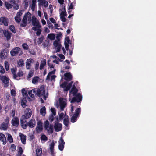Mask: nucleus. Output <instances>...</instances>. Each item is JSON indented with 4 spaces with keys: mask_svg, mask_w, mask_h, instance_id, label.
I'll list each match as a JSON object with an SVG mask.
<instances>
[{
    "mask_svg": "<svg viewBox=\"0 0 156 156\" xmlns=\"http://www.w3.org/2000/svg\"><path fill=\"white\" fill-rule=\"evenodd\" d=\"M49 125V123L48 120H46L44 123V127L49 133L52 134L53 132V125L50 124Z\"/></svg>",
    "mask_w": 156,
    "mask_h": 156,
    "instance_id": "1",
    "label": "nucleus"
},
{
    "mask_svg": "<svg viewBox=\"0 0 156 156\" xmlns=\"http://www.w3.org/2000/svg\"><path fill=\"white\" fill-rule=\"evenodd\" d=\"M19 52V56L23 54V51H21V48L19 47H16L11 51L10 54L12 56H14L18 55Z\"/></svg>",
    "mask_w": 156,
    "mask_h": 156,
    "instance_id": "2",
    "label": "nucleus"
},
{
    "mask_svg": "<svg viewBox=\"0 0 156 156\" xmlns=\"http://www.w3.org/2000/svg\"><path fill=\"white\" fill-rule=\"evenodd\" d=\"M74 96L72 98L70 101L71 103L81 102L82 99V96L81 94L78 93L76 95Z\"/></svg>",
    "mask_w": 156,
    "mask_h": 156,
    "instance_id": "3",
    "label": "nucleus"
},
{
    "mask_svg": "<svg viewBox=\"0 0 156 156\" xmlns=\"http://www.w3.org/2000/svg\"><path fill=\"white\" fill-rule=\"evenodd\" d=\"M31 14L29 12L25 14L24 16L23 19L22 20V23L20 24V26L22 27H25L27 25V17L31 18Z\"/></svg>",
    "mask_w": 156,
    "mask_h": 156,
    "instance_id": "4",
    "label": "nucleus"
},
{
    "mask_svg": "<svg viewBox=\"0 0 156 156\" xmlns=\"http://www.w3.org/2000/svg\"><path fill=\"white\" fill-rule=\"evenodd\" d=\"M73 83V81H72L67 84V82H64L60 85V87L64 88V91L66 92L69 90L72 86Z\"/></svg>",
    "mask_w": 156,
    "mask_h": 156,
    "instance_id": "5",
    "label": "nucleus"
},
{
    "mask_svg": "<svg viewBox=\"0 0 156 156\" xmlns=\"http://www.w3.org/2000/svg\"><path fill=\"white\" fill-rule=\"evenodd\" d=\"M45 92V88L43 86H41L40 87V89H38L37 90V91L36 92L37 95L39 97L41 96L44 95V99H45L46 97L44 96Z\"/></svg>",
    "mask_w": 156,
    "mask_h": 156,
    "instance_id": "6",
    "label": "nucleus"
},
{
    "mask_svg": "<svg viewBox=\"0 0 156 156\" xmlns=\"http://www.w3.org/2000/svg\"><path fill=\"white\" fill-rule=\"evenodd\" d=\"M9 51L7 49L2 50L0 53V58L2 59H5L7 57Z\"/></svg>",
    "mask_w": 156,
    "mask_h": 156,
    "instance_id": "7",
    "label": "nucleus"
},
{
    "mask_svg": "<svg viewBox=\"0 0 156 156\" xmlns=\"http://www.w3.org/2000/svg\"><path fill=\"white\" fill-rule=\"evenodd\" d=\"M43 129V123L41 121L39 120L37 123V126L35 129L36 132L37 133H39L42 131Z\"/></svg>",
    "mask_w": 156,
    "mask_h": 156,
    "instance_id": "8",
    "label": "nucleus"
},
{
    "mask_svg": "<svg viewBox=\"0 0 156 156\" xmlns=\"http://www.w3.org/2000/svg\"><path fill=\"white\" fill-rule=\"evenodd\" d=\"M8 24L9 21L6 17H2L0 18V25L7 26H8Z\"/></svg>",
    "mask_w": 156,
    "mask_h": 156,
    "instance_id": "9",
    "label": "nucleus"
},
{
    "mask_svg": "<svg viewBox=\"0 0 156 156\" xmlns=\"http://www.w3.org/2000/svg\"><path fill=\"white\" fill-rule=\"evenodd\" d=\"M32 114V111L30 109H29L28 110V112H27L24 115H22L21 117V119H23L24 120H26L30 118Z\"/></svg>",
    "mask_w": 156,
    "mask_h": 156,
    "instance_id": "10",
    "label": "nucleus"
},
{
    "mask_svg": "<svg viewBox=\"0 0 156 156\" xmlns=\"http://www.w3.org/2000/svg\"><path fill=\"white\" fill-rule=\"evenodd\" d=\"M0 78L2 82L5 84V87H8L9 83V78L5 76H1Z\"/></svg>",
    "mask_w": 156,
    "mask_h": 156,
    "instance_id": "11",
    "label": "nucleus"
},
{
    "mask_svg": "<svg viewBox=\"0 0 156 156\" xmlns=\"http://www.w3.org/2000/svg\"><path fill=\"white\" fill-rule=\"evenodd\" d=\"M12 125L15 126L17 127L19 124V119L17 117H14L11 120Z\"/></svg>",
    "mask_w": 156,
    "mask_h": 156,
    "instance_id": "12",
    "label": "nucleus"
},
{
    "mask_svg": "<svg viewBox=\"0 0 156 156\" xmlns=\"http://www.w3.org/2000/svg\"><path fill=\"white\" fill-rule=\"evenodd\" d=\"M64 79L67 81H70L72 79V75L70 72H67L64 74Z\"/></svg>",
    "mask_w": 156,
    "mask_h": 156,
    "instance_id": "13",
    "label": "nucleus"
},
{
    "mask_svg": "<svg viewBox=\"0 0 156 156\" xmlns=\"http://www.w3.org/2000/svg\"><path fill=\"white\" fill-rule=\"evenodd\" d=\"M54 128L56 132H58L62 130V125L61 123L57 122L55 124Z\"/></svg>",
    "mask_w": 156,
    "mask_h": 156,
    "instance_id": "14",
    "label": "nucleus"
},
{
    "mask_svg": "<svg viewBox=\"0 0 156 156\" xmlns=\"http://www.w3.org/2000/svg\"><path fill=\"white\" fill-rule=\"evenodd\" d=\"M28 123V126L31 128L34 127L36 125V121L34 119H32L30 120Z\"/></svg>",
    "mask_w": 156,
    "mask_h": 156,
    "instance_id": "15",
    "label": "nucleus"
},
{
    "mask_svg": "<svg viewBox=\"0 0 156 156\" xmlns=\"http://www.w3.org/2000/svg\"><path fill=\"white\" fill-rule=\"evenodd\" d=\"M20 122L21 127L24 129H26L28 126V123L26 120L21 119Z\"/></svg>",
    "mask_w": 156,
    "mask_h": 156,
    "instance_id": "16",
    "label": "nucleus"
},
{
    "mask_svg": "<svg viewBox=\"0 0 156 156\" xmlns=\"http://www.w3.org/2000/svg\"><path fill=\"white\" fill-rule=\"evenodd\" d=\"M33 59L32 58H28L26 62V66L27 69H30L31 64L32 63Z\"/></svg>",
    "mask_w": 156,
    "mask_h": 156,
    "instance_id": "17",
    "label": "nucleus"
},
{
    "mask_svg": "<svg viewBox=\"0 0 156 156\" xmlns=\"http://www.w3.org/2000/svg\"><path fill=\"white\" fill-rule=\"evenodd\" d=\"M59 105L60 108V110L61 111H63L64 110L65 108V105H66V102L63 101V100H61V99L59 100Z\"/></svg>",
    "mask_w": 156,
    "mask_h": 156,
    "instance_id": "18",
    "label": "nucleus"
},
{
    "mask_svg": "<svg viewBox=\"0 0 156 156\" xmlns=\"http://www.w3.org/2000/svg\"><path fill=\"white\" fill-rule=\"evenodd\" d=\"M19 135L20 137L22 143L23 144H25L26 140V136L21 133H20Z\"/></svg>",
    "mask_w": 156,
    "mask_h": 156,
    "instance_id": "19",
    "label": "nucleus"
},
{
    "mask_svg": "<svg viewBox=\"0 0 156 156\" xmlns=\"http://www.w3.org/2000/svg\"><path fill=\"white\" fill-rule=\"evenodd\" d=\"M0 140L3 142L4 145H5L6 143V137L5 135L3 133H0Z\"/></svg>",
    "mask_w": 156,
    "mask_h": 156,
    "instance_id": "20",
    "label": "nucleus"
},
{
    "mask_svg": "<svg viewBox=\"0 0 156 156\" xmlns=\"http://www.w3.org/2000/svg\"><path fill=\"white\" fill-rule=\"evenodd\" d=\"M32 24L33 26L40 25V23L37 19L34 16H33L32 19Z\"/></svg>",
    "mask_w": 156,
    "mask_h": 156,
    "instance_id": "21",
    "label": "nucleus"
},
{
    "mask_svg": "<svg viewBox=\"0 0 156 156\" xmlns=\"http://www.w3.org/2000/svg\"><path fill=\"white\" fill-rule=\"evenodd\" d=\"M4 36L6 37L7 40H9L11 39V35L12 34L8 31L5 30L3 34Z\"/></svg>",
    "mask_w": 156,
    "mask_h": 156,
    "instance_id": "22",
    "label": "nucleus"
},
{
    "mask_svg": "<svg viewBox=\"0 0 156 156\" xmlns=\"http://www.w3.org/2000/svg\"><path fill=\"white\" fill-rule=\"evenodd\" d=\"M55 146V143L54 141L51 143L50 145V149L51 155L52 156L54 155V147Z\"/></svg>",
    "mask_w": 156,
    "mask_h": 156,
    "instance_id": "23",
    "label": "nucleus"
},
{
    "mask_svg": "<svg viewBox=\"0 0 156 156\" xmlns=\"http://www.w3.org/2000/svg\"><path fill=\"white\" fill-rule=\"evenodd\" d=\"M8 128V125L4 123H2L0 126V129L4 131L6 130Z\"/></svg>",
    "mask_w": 156,
    "mask_h": 156,
    "instance_id": "24",
    "label": "nucleus"
},
{
    "mask_svg": "<svg viewBox=\"0 0 156 156\" xmlns=\"http://www.w3.org/2000/svg\"><path fill=\"white\" fill-rule=\"evenodd\" d=\"M17 71L16 68H13L11 69V71L13 75V78L15 79H16V78L18 77L17 75H16V72Z\"/></svg>",
    "mask_w": 156,
    "mask_h": 156,
    "instance_id": "25",
    "label": "nucleus"
},
{
    "mask_svg": "<svg viewBox=\"0 0 156 156\" xmlns=\"http://www.w3.org/2000/svg\"><path fill=\"white\" fill-rule=\"evenodd\" d=\"M46 60L45 59L44 60H42L41 63L40 65V70H42L43 69L44 66L46 65Z\"/></svg>",
    "mask_w": 156,
    "mask_h": 156,
    "instance_id": "26",
    "label": "nucleus"
},
{
    "mask_svg": "<svg viewBox=\"0 0 156 156\" xmlns=\"http://www.w3.org/2000/svg\"><path fill=\"white\" fill-rule=\"evenodd\" d=\"M69 117L67 116L63 119V124L66 127H68L69 126Z\"/></svg>",
    "mask_w": 156,
    "mask_h": 156,
    "instance_id": "27",
    "label": "nucleus"
},
{
    "mask_svg": "<svg viewBox=\"0 0 156 156\" xmlns=\"http://www.w3.org/2000/svg\"><path fill=\"white\" fill-rule=\"evenodd\" d=\"M42 148H37L36 150V156H40L42 154Z\"/></svg>",
    "mask_w": 156,
    "mask_h": 156,
    "instance_id": "28",
    "label": "nucleus"
},
{
    "mask_svg": "<svg viewBox=\"0 0 156 156\" xmlns=\"http://www.w3.org/2000/svg\"><path fill=\"white\" fill-rule=\"evenodd\" d=\"M40 114L43 116H44L46 114V108L45 106L42 107L40 109Z\"/></svg>",
    "mask_w": 156,
    "mask_h": 156,
    "instance_id": "29",
    "label": "nucleus"
},
{
    "mask_svg": "<svg viewBox=\"0 0 156 156\" xmlns=\"http://www.w3.org/2000/svg\"><path fill=\"white\" fill-rule=\"evenodd\" d=\"M5 4L6 9H9L12 8L13 7V5L12 4H11L7 2H5Z\"/></svg>",
    "mask_w": 156,
    "mask_h": 156,
    "instance_id": "30",
    "label": "nucleus"
},
{
    "mask_svg": "<svg viewBox=\"0 0 156 156\" xmlns=\"http://www.w3.org/2000/svg\"><path fill=\"white\" fill-rule=\"evenodd\" d=\"M27 103V101L26 98H23L21 101V105L23 108H25L27 106L26 104Z\"/></svg>",
    "mask_w": 156,
    "mask_h": 156,
    "instance_id": "31",
    "label": "nucleus"
},
{
    "mask_svg": "<svg viewBox=\"0 0 156 156\" xmlns=\"http://www.w3.org/2000/svg\"><path fill=\"white\" fill-rule=\"evenodd\" d=\"M56 71V69H54L53 71L50 72L48 74L47 77H46V80H49L50 79V77L51 76V75L52 74H54L55 73V72Z\"/></svg>",
    "mask_w": 156,
    "mask_h": 156,
    "instance_id": "32",
    "label": "nucleus"
},
{
    "mask_svg": "<svg viewBox=\"0 0 156 156\" xmlns=\"http://www.w3.org/2000/svg\"><path fill=\"white\" fill-rule=\"evenodd\" d=\"M48 37L51 40H54L55 38V35L53 33L48 34Z\"/></svg>",
    "mask_w": 156,
    "mask_h": 156,
    "instance_id": "33",
    "label": "nucleus"
},
{
    "mask_svg": "<svg viewBox=\"0 0 156 156\" xmlns=\"http://www.w3.org/2000/svg\"><path fill=\"white\" fill-rule=\"evenodd\" d=\"M78 116L73 115L71 119V121L72 123L75 122L77 120V118Z\"/></svg>",
    "mask_w": 156,
    "mask_h": 156,
    "instance_id": "34",
    "label": "nucleus"
},
{
    "mask_svg": "<svg viewBox=\"0 0 156 156\" xmlns=\"http://www.w3.org/2000/svg\"><path fill=\"white\" fill-rule=\"evenodd\" d=\"M39 79V77L38 76H35L33 77L32 79V83L34 84H35L37 82H38Z\"/></svg>",
    "mask_w": 156,
    "mask_h": 156,
    "instance_id": "35",
    "label": "nucleus"
},
{
    "mask_svg": "<svg viewBox=\"0 0 156 156\" xmlns=\"http://www.w3.org/2000/svg\"><path fill=\"white\" fill-rule=\"evenodd\" d=\"M80 112L81 108H78L75 110V112L74 115L78 117L80 113Z\"/></svg>",
    "mask_w": 156,
    "mask_h": 156,
    "instance_id": "36",
    "label": "nucleus"
},
{
    "mask_svg": "<svg viewBox=\"0 0 156 156\" xmlns=\"http://www.w3.org/2000/svg\"><path fill=\"white\" fill-rule=\"evenodd\" d=\"M78 91V90L77 88L75 89H71L70 92L72 93L73 94V95L74 96L76 95V94L77 93Z\"/></svg>",
    "mask_w": 156,
    "mask_h": 156,
    "instance_id": "37",
    "label": "nucleus"
},
{
    "mask_svg": "<svg viewBox=\"0 0 156 156\" xmlns=\"http://www.w3.org/2000/svg\"><path fill=\"white\" fill-rule=\"evenodd\" d=\"M22 93L24 97L26 98L28 97V95L27 94V91L24 89H23L22 90Z\"/></svg>",
    "mask_w": 156,
    "mask_h": 156,
    "instance_id": "38",
    "label": "nucleus"
},
{
    "mask_svg": "<svg viewBox=\"0 0 156 156\" xmlns=\"http://www.w3.org/2000/svg\"><path fill=\"white\" fill-rule=\"evenodd\" d=\"M44 39V36L43 35H42L41 37L38 38L37 41V44L39 45L41 44L42 42Z\"/></svg>",
    "mask_w": 156,
    "mask_h": 156,
    "instance_id": "39",
    "label": "nucleus"
},
{
    "mask_svg": "<svg viewBox=\"0 0 156 156\" xmlns=\"http://www.w3.org/2000/svg\"><path fill=\"white\" fill-rule=\"evenodd\" d=\"M7 140L10 143L13 142V138L11 135L10 134H8V137L7 138Z\"/></svg>",
    "mask_w": 156,
    "mask_h": 156,
    "instance_id": "40",
    "label": "nucleus"
},
{
    "mask_svg": "<svg viewBox=\"0 0 156 156\" xmlns=\"http://www.w3.org/2000/svg\"><path fill=\"white\" fill-rule=\"evenodd\" d=\"M18 154H17L19 156H21L23 152V149L22 147H19L18 148Z\"/></svg>",
    "mask_w": 156,
    "mask_h": 156,
    "instance_id": "41",
    "label": "nucleus"
},
{
    "mask_svg": "<svg viewBox=\"0 0 156 156\" xmlns=\"http://www.w3.org/2000/svg\"><path fill=\"white\" fill-rule=\"evenodd\" d=\"M9 29L10 30L14 33L16 32V30L15 29V27L13 25H11L9 26Z\"/></svg>",
    "mask_w": 156,
    "mask_h": 156,
    "instance_id": "42",
    "label": "nucleus"
},
{
    "mask_svg": "<svg viewBox=\"0 0 156 156\" xmlns=\"http://www.w3.org/2000/svg\"><path fill=\"white\" fill-rule=\"evenodd\" d=\"M23 48L24 50H27L29 49V46L27 43H24L22 45Z\"/></svg>",
    "mask_w": 156,
    "mask_h": 156,
    "instance_id": "43",
    "label": "nucleus"
},
{
    "mask_svg": "<svg viewBox=\"0 0 156 156\" xmlns=\"http://www.w3.org/2000/svg\"><path fill=\"white\" fill-rule=\"evenodd\" d=\"M34 26L35 27H32V29L35 31H36L38 29H40L41 27V26L40 25H37Z\"/></svg>",
    "mask_w": 156,
    "mask_h": 156,
    "instance_id": "44",
    "label": "nucleus"
},
{
    "mask_svg": "<svg viewBox=\"0 0 156 156\" xmlns=\"http://www.w3.org/2000/svg\"><path fill=\"white\" fill-rule=\"evenodd\" d=\"M18 65L20 67H22L24 66V63L23 62V60L21 59H20L18 63Z\"/></svg>",
    "mask_w": 156,
    "mask_h": 156,
    "instance_id": "45",
    "label": "nucleus"
},
{
    "mask_svg": "<svg viewBox=\"0 0 156 156\" xmlns=\"http://www.w3.org/2000/svg\"><path fill=\"white\" fill-rule=\"evenodd\" d=\"M75 2H73L72 3H70L68 9L70 10L71 9H74V5H75Z\"/></svg>",
    "mask_w": 156,
    "mask_h": 156,
    "instance_id": "46",
    "label": "nucleus"
},
{
    "mask_svg": "<svg viewBox=\"0 0 156 156\" xmlns=\"http://www.w3.org/2000/svg\"><path fill=\"white\" fill-rule=\"evenodd\" d=\"M67 15V12L66 11H63L60 13V17H65Z\"/></svg>",
    "mask_w": 156,
    "mask_h": 156,
    "instance_id": "47",
    "label": "nucleus"
},
{
    "mask_svg": "<svg viewBox=\"0 0 156 156\" xmlns=\"http://www.w3.org/2000/svg\"><path fill=\"white\" fill-rule=\"evenodd\" d=\"M64 144H59L58 146L59 149L61 151H63L64 148Z\"/></svg>",
    "mask_w": 156,
    "mask_h": 156,
    "instance_id": "48",
    "label": "nucleus"
},
{
    "mask_svg": "<svg viewBox=\"0 0 156 156\" xmlns=\"http://www.w3.org/2000/svg\"><path fill=\"white\" fill-rule=\"evenodd\" d=\"M59 41H58V40H55L53 44L55 47H57L58 46H60V44H59L58 42Z\"/></svg>",
    "mask_w": 156,
    "mask_h": 156,
    "instance_id": "49",
    "label": "nucleus"
},
{
    "mask_svg": "<svg viewBox=\"0 0 156 156\" xmlns=\"http://www.w3.org/2000/svg\"><path fill=\"white\" fill-rule=\"evenodd\" d=\"M4 63L6 70L8 71L9 69L8 62L6 61Z\"/></svg>",
    "mask_w": 156,
    "mask_h": 156,
    "instance_id": "50",
    "label": "nucleus"
},
{
    "mask_svg": "<svg viewBox=\"0 0 156 156\" xmlns=\"http://www.w3.org/2000/svg\"><path fill=\"white\" fill-rule=\"evenodd\" d=\"M51 61V60L49 59L47 61V64L48 66H49V67L50 68H54V66L52 64H50L49 63V62Z\"/></svg>",
    "mask_w": 156,
    "mask_h": 156,
    "instance_id": "51",
    "label": "nucleus"
},
{
    "mask_svg": "<svg viewBox=\"0 0 156 156\" xmlns=\"http://www.w3.org/2000/svg\"><path fill=\"white\" fill-rule=\"evenodd\" d=\"M41 138V140H44L45 141H46L48 140L47 137L44 134L42 135Z\"/></svg>",
    "mask_w": 156,
    "mask_h": 156,
    "instance_id": "52",
    "label": "nucleus"
},
{
    "mask_svg": "<svg viewBox=\"0 0 156 156\" xmlns=\"http://www.w3.org/2000/svg\"><path fill=\"white\" fill-rule=\"evenodd\" d=\"M17 75L19 77H22L23 75V73L22 70H19L17 73Z\"/></svg>",
    "mask_w": 156,
    "mask_h": 156,
    "instance_id": "53",
    "label": "nucleus"
},
{
    "mask_svg": "<svg viewBox=\"0 0 156 156\" xmlns=\"http://www.w3.org/2000/svg\"><path fill=\"white\" fill-rule=\"evenodd\" d=\"M15 21L17 23H20L21 21V18L20 17L16 16L15 17Z\"/></svg>",
    "mask_w": 156,
    "mask_h": 156,
    "instance_id": "54",
    "label": "nucleus"
},
{
    "mask_svg": "<svg viewBox=\"0 0 156 156\" xmlns=\"http://www.w3.org/2000/svg\"><path fill=\"white\" fill-rule=\"evenodd\" d=\"M16 149V147L14 144H12L11 145V151H15Z\"/></svg>",
    "mask_w": 156,
    "mask_h": 156,
    "instance_id": "55",
    "label": "nucleus"
},
{
    "mask_svg": "<svg viewBox=\"0 0 156 156\" xmlns=\"http://www.w3.org/2000/svg\"><path fill=\"white\" fill-rule=\"evenodd\" d=\"M33 72L32 70H30L28 73V76H27V78L29 79L31 78L33 76Z\"/></svg>",
    "mask_w": 156,
    "mask_h": 156,
    "instance_id": "56",
    "label": "nucleus"
},
{
    "mask_svg": "<svg viewBox=\"0 0 156 156\" xmlns=\"http://www.w3.org/2000/svg\"><path fill=\"white\" fill-rule=\"evenodd\" d=\"M51 111L53 115L55 116L56 114V110L54 108H51Z\"/></svg>",
    "mask_w": 156,
    "mask_h": 156,
    "instance_id": "57",
    "label": "nucleus"
},
{
    "mask_svg": "<svg viewBox=\"0 0 156 156\" xmlns=\"http://www.w3.org/2000/svg\"><path fill=\"white\" fill-rule=\"evenodd\" d=\"M9 118L8 117H7L5 120V122H3V123H4L5 124L7 123V124L8 125L9 124Z\"/></svg>",
    "mask_w": 156,
    "mask_h": 156,
    "instance_id": "58",
    "label": "nucleus"
},
{
    "mask_svg": "<svg viewBox=\"0 0 156 156\" xmlns=\"http://www.w3.org/2000/svg\"><path fill=\"white\" fill-rule=\"evenodd\" d=\"M49 43V41L47 40H45V41L44 42L43 44V45L45 47H47L48 46Z\"/></svg>",
    "mask_w": 156,
    "mask_h": 156,
    "instance_id": "59",
    "label": "nucleus"
},
{
    "mask_svg": "<svg viewBox=\"0 0 156 156\" xmlns=\"http://www.w3.org/2000/svg\"><path fill=\"white\" fill-rule=\"evenodd\" d=\"M54 116L52 114H51L50 115L49 117V120L51 122L53 121L54 120Z\"/></svg>",
    "mask_w": 156,
    "mask_h": 156,
    "instance_id": "60",
    "label": "nucleus"
},
{
    "mask_svg": "<svg viewBox=\"0 0 156 156\" xmlns=\"http://www.w3.org/2000/svg\"><path fill=\"white\" fill-rule=\"evenodd\" d=\"M62 34L61 32H60L58 34H57L56 36V38L57 40L59 41L60 40V37L62 36Z\"/></svg>",
    "mask_w": 156,
    "mask_h": 156,
    "instance_id": "61",
    "label": "nucleus"
},
{
    "mask_svg": "<svg viewBox=\"0 0 156 156\" xmlns=\"http://www.w3.org/2000/svg\"><path fill=\"white\" fill-rule=\"evenodd\" d=\"M36 31H37V32L36 33V35L37 36H39L41 33V32L42 31L41 30V29L40 28V29H38V30H37Z\"/></svg>",
    "mask_w": 156,
    "mask_h": 156,
    "instance_id": "62",
    "label": "nucleus"
},
{
    "mask_svg": "<svg viewBox=\"0 0 156 156\" xmlns=\"http://www.w3.org/2000/svg\"><path fill=\"white\" fill-rule=\"evenodd\" d=\"M11 94L12 95L15 96L16 95V91L14 89H12L11 91Z\"/></svg>",
    "mask_w": 156,
    "mask_h": 156,
    "instance_id": "63",
    "label": "nucleus"
},
{
    "mask_svg": "<svg viewBox=\"0 0 156 156\" xmlns=\"http://www.w3.org/2000/svg\"><path fill=\"white\" fill-rule=\"evenodd\" d=\"M24 2L25 4L24 7H25V8L26 9L28 6V5H29L28 2L26 0H25L24 1Z\"/></svg>",
    "mask_w": 156,
    "mask_h": 156,
    "instance_id": "64",
    "label": "nucleus"
}]
</instances>
